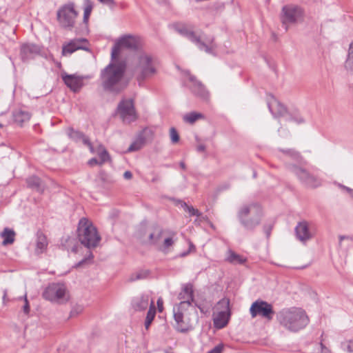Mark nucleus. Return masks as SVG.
Instances as JSON below:
<instances>
[{
  "label": "nucleus",
  "mask_w": 353,
  "mask_h": 353,
  "mask_svg": "<svg viewBox=\"0 0 353 353\" xmlns=\"http://www.w3.org/2000/svg\"><path fill=\"white\" fill-rule=\"evenodd\" d=\"M156 72L152 57L145 52H140L134 70V75L138 81L141 82L152 77Z\"/></svg>",
  "instance_id": "7"
},
{
  "label": "nucleus",
  "mask_w": 353,
  "mask_h": 353,
  "mask_svg": "<svg viewBox=\"0 0 353 353\" xmlns=\"http://www.w3.org/2000/svg\"><path fill=\"white\" fill-rule=\"evenodd\" d=\"M88 40L85 39H74L67 43H64L62 47V55L66 56L71 54L78 50H88L87 47Z\"/></svg>",
  "instance_id": "17"
},
{
  "label": "nucleus",
  "mask_w": 353,
  "mask_h": 353,
  "mask_svg": "<svg viewBox=\"0 0 353 353\" xmlns=\"http://www.w3.org/2000/svg\"><path fill=\"white\" fill-rule=\"evenodd\" d=\"M195 305L200 310L202 313H205L203 307H202L200 305H198L195 303Z\"/></svg>",
  "instance_id": "58"
},
{
  "label": "nucleus",
  "mask_w": 353,
  "mask_h": 353,
  "mask_svg": "<svg viewBox=\"0 0 353 353\" xmlns=\"http://www.w3.org/2000/svg\"><path fill=\"white\" fill-rule=\"evenodd\" d=\"M263 216V208L257 202L244 203L239 207L237 211L239 223L248 231H254L261 224Z\"/></svg>",
  "instance_id": "2"
},
{
  "label": "nucleus",
  "mask_w": 353,
  "mask_h": 353,
  "mask_svg": "<svg viewBox=\"0 0 353 353\" xmlns=\"http://www.w3.org/2000/svg\"><path fill=\"white\" fill-rule=\"evenodd\" d=\"M279 152H280L285 158H288L296 161H301L302 160V157L300 153L294 149H279Z\"/></svg>",
  "instance_id": "27"
},
{
  "label": "nucleus",
  "mask_w": 353,
  "mask_h": 353,
  "mask_svg": "<svg viewBox=\"0 0 353 353\" xmlns=\"http://www.w3.org/2000/svg\"><path fill=\"white\" fill-rule=\"evenodd\" d=\"M13 117L14 122L22 125L23 123L29 121L30 119V114L28 112L18 110L13 113Z\"/></svg>",
  "instance_id": "28"
},
{
  "label": "nucleus",
  "mask_w": 353,
  "mask_h": 353,
  "mask_svg": "<svg viewBox=\"0 0 353 353\" xmlns=\"http://www.w3.org/2000/svg\"><path fill=\"white\" fill-rule=\"evenodd\" d=\"M165 231L166 234L164 235L162 243L159 248V250L164 252H168L177 239L175 232L169 230H165Z\"/></svg>",
  "instance_id": "22"
},
{
  "label": "nucleus",
  "mask_w": 353,
  "mask_h": 353,
  "mask_svg": "<svg viewBox=\"0 0 353 353\" xmlns=\"http://www.w3.org/2000/svg\"><path fill=\"white\" fill-rule=\"evenodd\" d=\"M73 241H74V239L73 238L68 236V237H67V239H65L66 243H72Z\"/></svg>",
  "instance_id": "57"
},
{
  "label": "nucleus",
  "mask_w": 353,
  "mask_h": 353,
  "mask_svg": "<svg viewBox=\"0 0 353 353\" xmlns=\"http://www.w3.org/2000/svg\"><path fill=\"white\" fill-rule=\"evenodd\" d=\"M101 3L108 6L110 8L113 9L116 6L114 0H98Z\"/></svg>",
  "instance_id": "48"
},
{
  "label": "nucleus",
  "mask_w": 353,
  "mask_h": 353,
  "mask_svg": "<svg viewBox=\"0 0 353 353\" xmlns=\"http://www.w3.org/2000/svg\"><path fill=\"white\" fill-rule=\"evenodd\" d=\"M189 253H190V252L188 250L187 252H184L181 253L180 254V256L181 257H184V256H187Z\"/></svg>",
  "instance_id": "61"
},
{
  "label": "nucleus",
  "mask_w": 353,
  "mask_h": 353,
  "mask_svg": "<svg viewBox=\"0 0 353 353\" xmlns=\"http://www.w3.org/2000/svg\"><path fill=\"white\" fill-rule=\"evenodd\" d=\"M228 256L227 260L228 262L232 264H243L246 261V259L243 257L242 256L232 252L229 251Z\"/></svg>",
  "instance_id": "33"
},
{
  "label": "nucleus",
  "mask_w": 353,
  "mask_h": 353,
  "mask_svg": "<svg viewBox=\"0 0 353 353\" xmlns=\"http://www.w3.org/2000/svg\"><path fill=\"white\" fill-rule=\"evenodd\" d=\"M288 168L304 185L309 188H316L321 185V181L305 168L294 164H289Z\"/></svg>",
  "instance_id": "12"
},
{
  "label": "nucleus",
  "mask_w": 353,
  "mask_h": 353,
  "mask_svg": "<svg viewBox=\"0 0 353 353\" xmlns=\"http://www.w3.org/2000/svg\"><path fill=\"white\" fill-rule=\"evenodd\" d=\"M157 303V306H158V309H159V312H161L163 310V299L161 298H159Z\"/></svg>",
  "instance_id": "53"
},
{
  "label": "nucleus",
  "mask_w": 353,
  "mask_h": 353,
  "mask_svg": "<svg viewBox=\"0 0 353 353\" xmlns=\"http://www.w3.org/2000/svg\"><path fill=\"white\" fill-rule=\"evenodd\" d=\"M156 314V308L154 306V301L152 300L150 303V307L147 312V316L145 321V327L148 330L152 323Z\"/></svg>",
  "instance_id": "30"
},
{
  "label": "nucleus",
  "mask_w": 353,
  "mask_h": 353,
  "mask_svg": "<svg viewBox=\"0 0 353 353\" xmlns=\"http://www.w3.org/2000/svg\"><path fill=\"white\" fill-rule=\"evenodd\" d=\"M341 348L347 353H353V337L341 343Z\"/></svg>",
  "instance_id": "41"
},
{
  "label": "nucleus",
  "mask_w": 353,
  "mask_h": 353,
  "mask_svg": "<svg viewBox=\"0 0 353 353\" xmlns=\"http://www.w3.org/2000/svg\"><path fill=\"white\" fill-rule=\"evenodd\" d=\"M194 250H195V246L193 245V243L192 242H190L188 251L190 252H192Z\"/></svg>",
  "instance_id": "56"
},
{
  "label": "nucleus",
  "mask_w": 353,
  "mask_h": 353,
  "mask_svg": "<svg viewBox=\"0 0 353 353\" xmlns=\"http://www.w3.org/2000/svg\"><path fill=\"white\" fill-rule=\"evenodd\" d=\"M123 177L125 179H131L132 177V174L130 171H125L123 174Z\"/></svg>",
  "instance_id": "54"
},
{
  "label": "nucleus",
  "mask_w": 353,
  "mask_h": 353,
  "mask_svg": "<svg viewBox=\"0 0 353 353\" xmlns=\"http://www.w3.org/2000/svg\"><path fill=\"white\" fill-rule=\"evenodd\" d=\"M0 236L3 239L2 244L7 245L14 243L15 232L12 229L5 228L1 232Z\"/></svg>",
  "instance_id": "26"
},
{
  "label": "nucleus",
  "mask_w": 353,
  "mask_h": 353,
  "mask_svg": "<svg viewBox=\"0 0 353 353\" xmlns=\"http://www.w3.org/2000/svg\"><path fill=\"white\" fill-rule=\"evenodd\" d=\"M323 333L321 336V341L314 345L312 353H332L331 350L323 343Z\"/></svg>",
  "instance_id": "32"
},
{
  "label": "nucleus",
  "mask_w": 353,
  "mask_h": 353,
  "mask_svg": "<svg viewBox=\"0 0 353 353\" xmlns=\"http://www.w3.org/2000/svg\"><path fill=\"white\" fill-rule=\"evenodd\" d=\"M23 311L26 314H28L30 312V305L26 295L24 296V305L23 306Z\"/></svg>",
  "instance_id": "50"
},
{
  "label": "nucleus",
  "mask_w": 353,
  "mask_h": 353,
  "mask_svg": "<svg viewBox=\"0 0 353 353\" xmlns=\"http://www.w3.org/2000/svg\"><path fill=\"white\" fill-rule=\"evenodd\" d=\"M142 40L139 37L126 34L120 37L112 48V59H116L119 54L121 48H125L132 51L140 52L142 48Z\"/></svg>",
  "instance_id": "8"
},
{
  "label": "nucleus",
  "mask_w": 353,
  "mask_h": 353,
  "mask_svg": "<svg viewBox=\"0 0 353 353\" xmlns=\"http://www.w3.org/2000/svg\"><path fill=\"white\" fill-rule=\"evenodd\" d=\"M345 68L348 72L353 73V41L349 46L347 57L345 62Z\"/></svg>",
  "instance_id": "31"
},
{
  "label": "nucleus",
  "mask_w": 353,
  "mask_h": 353,
  "mask_svg": "<svg viewBox=\"0 0 353 353\" xmlns=\"http://www.w3.org/2000/svg\"><path fill=\"white\" fill-rule=\"evenodd\" d=\"M203 117V115L201 113L192 112L185 114L183 117V119L185 123L193 124L198 119H201Z\"/></svg>",
  "instance_id": "36"
},
{
  "label": "nucleus",
  "mask_w": 353,
  "mask_h": 353,
  "mask_svg": "<svg viewBox=\"0 0 353 353\" xmlns=\"http://www.w3.org/2000/svg\"><path fill=\"white\" fill-rule=\"evenodd\" d=\"M41 52L39 46L35 44H23L21 48V57L23 61H28Z\"/></svg>",
  "instance_id": "20"
},
{
  "label": "nucleus",
  "mask_w": 353,
  "mask_h": 353,
  "mask_svg": "<svg viewBox=\"0 0 353 353\" xmlns=\"http://www.w3.org/2000/svg\"><path fill=\"white\" fill-rule=\"evenodd\" d=\"M205 150V146L203 144H200L196 146V151L199 152H203Z\"/></svg>",
  "instance_id": "55"
},
{
  "label": "nucleus",
  "mask_w": 353,
  "mask_h": 353,
  "mask_svg": "<svg viewBox=\"0 0 353 353\" xmlns=\"http://www.w3.org/2000/svg\"><path fill=\"white\" fill-rule=\"evenodd\" d=\"M276 320L282 327L290 332L303 330L310 322L305 311L297 307L283 308L277 313Z\"/></svg>",
  "instance_id": "1"
},
{
  "label": "nucleus",
  "mask_w": 353,
  "mask_h": 353,
  "mask_svg": "<svg viewBox=\"0 0 353 353\" xmlns=\"http://www.w3.org/2000/svg\"><path fill=\"white\" fill-rule=\"evenodd\" d=\"M149 274V272L148 270H141L134 274H132L128 279V281L130 282H133L137 280L146 279L148 275Z\"/></svg>",
  "instance_id": "40"
},
{
  "label": "nucleus",
  "mask_w": 353,
  "mask_h": 353,
  "mask_svg": "<svg viewBox=\"0 0 353 353\" xmlns=\"http://www.w3.org/2000/svg\"><path fill=\"white\" fill-rule=\"evenodd\" d=\"M347 238L348 237L345 236H340V237H339L340 243H341L342 240H343L345 239H347Z\"/></svg>",
  "instance_id": "62"
},
{
  "label": "nucleus",
  "mask_w": 353,
  "mask_h": 353,
  "mask_svg": "<svg viewBox=\"0 0 353 353\" xmlns=\"http://www.w3.org/2000/svg\"><path fill=\"white\" fill-rule=\"evenodd\" d=\"M77 17V12L74 9L73 3L64 5L57 12V19L64 28L72 29L74 26Z\"/></svg>",
  "instance_id": "13"
},
{
  "label": "nucleus",
  "mask_w": 353,
  "mask_h": 353,
  "mask_svg": "<svg viewBox=\"0 0 353 353\" xmlns=\"http://www.w3.org/2000/svg\"><path fill=\"white\" fill-rule=\"evenodd\" d=\"M71 250L73 252H77V247L75 245L72 246L71 248Z\"/></svg>",
  "instance_id": "63"
},
{
  "label": "nucleus",
  "mask_w": 353,
  "mask_h": 353,
  "mask_svg": "<svg viewBox=\"0 0 353 353\" xmlns=\"http://www.w3.org/2000/svg\"><path fill=\"white\" fill-rule=\"evenodd\" d=\"M157 1L159 3H165V0H157Z\"/></svg>",
  "instance_id": "64"
},
{
  "label": "nucleus",
  "mask_w": 353,
  "mask_h": 353,
  "mask_svg": "<svg viewBox=\"0 0 353 353\" xmlns=\"http://www.w3.org/2000/svg\"><path fill=\"white\" fill-rule=\"evenodd\" d=\"M179 165L183 170H185V164L183 161H181Z\"/></svg>",
  "instance_id": "59"
},
{
  "label": "nucleus",
  "mask_w": 353,
  "mask_h": 353,
  "mask_svg": "<svg viewBox=\"0 0 353 353\" xmlns=\"http://www.w3.org/2000/svg\"><path fill=\"white\" fill-rule=\"evenodd\" d=\"M189 303L188 301H181L179 305L173 308L174 319L176 322V329L181 333H186L193 330L194 325L189 316Z\"/></svg>",
  "instance_id": "6"
},
{
  "label": "nucleus",
  "mask_w": 353,
  "mask_h": 353,
  "mask_svg": "<svg viewBox=\"0 0 353 353\" xmlns=\"http://www.w3.org/2000/svg\"><path fill=\"white\" fill-rule=\"evenodd\" d=\"M43 296L46 300L59 304L66 303L70 298L65 285L55 283L50 284L46 288Z\"/></svg>",
  "instance_id": "9"
},
{
  "label": "nucleus",
  "mask_w": 353,
  "mask_h": 353,
  "mask_svg": "<svg viewBox=\"0 0 353 353\" xmlns=\"http://www.w3.org/2000/svg\"><path fill=\"white\" fill-rule=\"evenodd\" d=\"M165 234V230L157 227L149 234L148 242L150 245H153L159 248L163 239L164 235Z\"/></svg>",
  "instance_id": "23"
},
{
  "label": "nucleus",
  "mask_w": 353,
  "mask_h": 353,
  "mask_svg": "<svg viewBox=\"0 0 353 353\" xmlns=\"http://www.w3.org/2000/svg\"><path fill=\"white\" fill-rule=\"evenodd\" d=\"M268 108L274 117H284L287 114L286 108L275 99L268 103Z\"/></svg>",
  "instance_id": "25"
},
{
  "label": "nucleus",
  "mask_w": 353,
  "mask_h": 353,
  "mask_svg": "<svg viewBox=\"0 0 353 353\" xmlns=\"http://www.w3.org/2000/svg\"><path fill=\"white\" fill-rule=\"evenodd\" d=\"M337 185L342 190L346 191L350 194L351 198L353 199V189H352L349 187H347L344 185H342L341 183H337Z\"/></svg>",
  "instance_id": "49"
},
{
  "label": "nucleus",
  "mask_w": 353,
  "mask_h": 353,
  "mask_svg": "<svg viewBox=\"0 0 353 353\" xmlns=\"http://www.w3.org/2000/svg\"><path fill=\"white\" fill-rule=\"evenodd\" d=\"M170 137L172 143H176L179 142V135L174 128H171L170 129Z\"/></svg>",
  "instance_id": "45"
},
{
  "label": "nucleus",
  "mask_w": 353,
  "mask_h": 353,
  "mask_svg": "<svg viewBox=\"0 0 353 353\" xmlns=\"http://www.w3.org/2000/svg\"><path fill=\"white\" fill-rule=\"evenodd\" d=\"M94 153H97L100 159L99 165H102L110 159V155L108 151L101 144H98V145L94 148Z\"/></svg>",
  "instance_id": "29"
},
{
  "label": "nucleus",
  "mask_w": 353,
  "mask_h": 353,
  "mask_svg": "<svg viewBox=\"0 0 353 353\" xmlns=\"http://www.w3.org/2000/svg\"><path fill=\"white\" fill-rule=\"evenodd\" d=\"M48 241L46 236L43 234H38L37 239V252H43L47 248Z\"/></svg>",
  "instance_id": "34"
},
{
  "label": "nucleus",
  "mask_w": 353,
  "mask_h": 353,
  "mask_svg": "<svg viewBox=\"0 0 353 353\" xmlns=\"http://www.w3.org/2000/svg\"><path fill=\"white\" fill-rule=\"evenodd\" d=\"M173 28L179 34L194 43L200 50H203L208 54H214L216 45L213 38H202L196 35L190 26L185 23H177L173 25Z\"/></svg>",
  "instance_id": "4"
},
{
  "label": "nucleus",
  "mask_w": 353,
  "mask_h": 353,
  "mask_svg": "<svg viewBox=\"0 0 353 353\" xmlns=\"http://www.w3.org/2000/svg\"><path fill=\"white\" fill-rule=\"evenodd\" d=\"M125 66L123 63H110L101 72V85L105 91L118 93L123 88L121 79Z\"/></svg>",
  "instance_id": "3"
},
{
  "label": "nucleus",
  "mask_w": 353,
  "mask_h": 353,
  "mask_svg": "<svg viewBox=\"0 0 353 353\" xmlns=\"http://www.w3.org/2000/svg\"><path fill=\"white\" fill-rule=\"evenodd\" d=\"M216 310L213 313L214 326L222 329L227 325L230 318V300L227 298L221 299L217 303Z\"/></svg>",
  "instance_id": "10"
},
{
  "label": "nucleus",
  "mask_w": 353,
  "mask_h": 353,
  "mask_svg": "<svg viewBox=\"0 0 353 353\" xmlns=\"http://www.w3.org/2000/svg\"><path fill=\"white\" fill-rule=\"evenodd\" d=\"M81 140H82L83 143L88 145L90 152L92 153H94V147L92 145V144L91 143V142L90 141L89 139L85 136L84 134L83 135V137H81Z\"/></svg>",
  "instance_id": "47"
},
{
  "label": "nucleus",
  "mask_w": 353,
  "mask_h": 353,
  "mask_svg": "<svg viewBox=\"0 0 353 353\" xmlns=\"http://www.w3.org/2000/svg\"><path fill=\"white\" fill-rule=\"evenodd\" d=\"M193 293V285L191 283H186L183 285L181 292L178 295V299L181 301H188L189 307H192V303L194 302Z\"/></svg>",
  "instance_id": "21"
},
{
  "label": "nucleus",
  "mask_w": 353,
  "mask_h": 353,
  "mask_svg": "<svg viewBox=\"0 0 353 353\" xmlns=\"http://www.w3.org/2000/svg\"><path fill=\"white\" fill-rule=\"evenodd\" d=\"M83 311V306L81 305H75L72 307L70 316V317L77 316L79 314H81Z\"/></svg>",
  "instance_id": "42"
},
{
  "label": "nucleus",
  "mask_w": 353,
  "mask_h": 353,
  "mask_svg": "<svg viewBox=\"0 0 353 353\" xmlns=\"http://www.w3.org/2000/svg\"><path fill=\"white\" fill-rule=\"evenodd\" d=\"M296 238L301 242L305 243L311 239L313 234L307 221L299 222L295 228Z\"/></svg>",
  "instance_id": "19"
},
{
  "label": "nucleus",
  "mask_w": 353,
  "mask_h": 353,
  "mask_svg": "<svg viewBox=\"0 0 353 353\" xmlns=\"http://www.w3.org/2000/svg\"><path fill=\"white\" fill-rule=\"evenodd\" d=\"M84 6L83 22L88 23L93 8V3L90 0H84Z\"/></svg>",
  "instance_id": "39"
},
{
  "label": "nucleus",
  "mask_w": 353,
  "mask_h": 353,
  "mask_svg": "<svg viewBox=\"0 0 353 353\" xmlns=\"http://www.w3.org/2000/svg\"><path fill=\"white\" fill-rule=\"evenodd\" d=\"M250 312L252 318L261 316L268 321H271L274 314L272 305L261 300H257L252 304Z\"/></svg>",
  "instance_id": "15"
},
{
  "label": "nucleus",
  "mask_w": 353,
  "mask_h": 353,
  "mask_svg": "<svg viewBox=\"0 0 353 353\" xmlns=\"http://www.w3.org/2000/svg\"><path fill=\"white\" fill-rule=\"evenodd\" d=\"M181 207L187 212L190 216H196L200 217L202 214L197 209H195L192 205H188L185 202L180 201Z\"/></svg>",
  "instance_id": "37"
},
{
  "label": "nucleus",
  "mask_w": 353,
  "mask_h": 353,
  "mask_svg": "<svg viewBox=\"0 0 353 353\" xmlns=\"http://www.w3.org/2000/svg\"><path fill=\"white\" fill-rule=\"evenodd\" d=\"M93 259V254L91 252H88V256L84 257L82 260H81L79 262H78L74 267L75 268H81L83 267L84 265L88 263L91 260Z\"/></svg>",
  "instance_id": "43"
},
{
  "label": "nucleus",
  "mask_w": 353,
  "mask_h": 353,
  "mask_svg": "<svg viewBox=\"0 0 353 353\" xmlns=\"http://www.w3.org/2000/svg\"><path fill=\"white\" fill-rule=\"evenodd\" d=\"M273 226H274V224L272 223L265 224L263 225V232L265 234L266 237L268 239L270 236Z\"/></svg>",
  "instance_id": "46"
},
{
  "label": "nucleus",
  "mask_w": 353,
  "mask_h": 353,
  "mask_svg": "<svg viewBox=\"0 0 353 353\" xmlns=\"http://www.w3.org/2000/svg\"><path fill=\"white\" fill-rule=\"evenodd\" d=\"M188 79L190 83L189 88L194 95L203 99L208 98V92L201 81L197 80L193 75H189Z\"/></svg>",
  "instance_id": "18"
},
{
  "label": "nucleus",
  "mask_w": 353,
  "mask_h": 353,
  "mask_svg": "<svg viewBox=\"0 0 353 353\" xmlns=\"http://www.w3.org/2000/svg\"><path fill=\"white\" fill-rule=\"evenodd\" d=\"M77 236L81 243L89 249L96 248L101 241L97 228L85 218L81 219L79 222Z\"/></svg>",
  "instance_id": "5"
},
{
  "label": "nucleus",
  "mask_w": 353,
  "mask_h": 353,
  "mask_svg": "<svg viewBox=\"0 0 353 353\" xmlns=\"http://www.w3.org/2000/svg\"><path fill=\"white\" fill-rule=\"evenodd\" d=\"M150 296L144 294L134 297L132 301V306L137 311L145 310L149 305Z\"/></svg>",
  "instance_id": "24"
},
{
  "label": "nucleus",
  "mask_w": 353,
  "mask_h": 353,
  "mask_svg": "<svg viewBox=\"0 0 353 353\" xmlns=\"http://www.w3.org/2000/svg\"><path fill=\"white\" fill-rule=\"evenodd\" d=\"M223 349V345L222 344H219L214 347L212 350H210L208 353H221Z\"/></svg>",
  "instance_id": "51"
},
{
  "label": "nucleus",
  "mask_w": 353,
  "mask_h": 353,
  "mask_svg": "<svg viewBox=\"0 0 353 353\" xmlns=\"http://www.w3.org/2000/svg\"><path fill=\"white\" fill-rule=\"evenodd\" d=\"M61 78L64 83L73 92H79L83 86V80L86 77L80 76L77 74H68L65 72L61 74Z\"/></svg>",
  "instance_id": "16"
},
{
  "label": "nucleus",
  "mask_w": 353,
  "mask_h": 353,
  "mask_svg": "<svg viewBox=\"0 0 353 353\" xmlns=\"http://www.w3.org/2000/svg\"><path fill=\"white\" fill-rule=\"evenodd\" d=\"M145 143V138L143 137H137L128 149V152H134L140 150Z\"/></svg>",
  "instance_id": "35"
},
{
  "label": "nucleus",
  "mask_w": 353,
  "mask_h": 353,
  "mask_svg": "<svg viewBox=\"0 0 353 353\" xmlns=\"http://www.w3.org/2000/svg\"><path fill=\"white\" fill-rule=\"evenodd\" d=\"M100 163V161H99L96 158H92L91 159L89 160L88 161V164L90 165V166H93V165H97V164H99Z\"/></svg>",
  "instance_id": "52"
},
{
  "label": "nucleus",
  "mask_w": 353,
  "mask_h": 353,
  "mask_svg": "<svg viewBox=\"0 0 353 353\" xmlns=\"http://www.w3.org/2000/svg\"><path fill=\"white\" fill-rule=\"evenodd\" d=\"M68 134L71 139H72L75 141L81 140V137H83V133H81L79 131H75L73 129H69L68 132Z\"/></svg>",
  "instance_id": "44"
},
{
  "label": "nucleus",
  "mask_w": 353,
  "mask_h": 353,
  "mask_svg": "<svg viewBox=\"0 0 353 353\" xmlns=\"http://www.w3.org/2000/svg\"><path fill=\"white\" fill-rule=\"evenodd\" d=\"M27 184L28 186L30 188L35 189L37 190H40L41 189V179L36 176H32L27 179Z\"/></svg>",
  "instance_id": "38"
},
{
  "label": "nucleus",
  "mask_w": 353,
  "mask_h": 353,
  "mask_svg": "<svg viewBox=\"0 0 353 353\" xmlns=\"http://www.w3.org/2000/svg\"><path fill=\"white\" fill-rule=\"evenodd\" d=\"M6 296H7V290H5L3 291V302H4V303H5V301H6Z\"/></svg>",
  "instance_id": "60"
},
{
  "label": "nucleus",
  "mask_w": 353,
  "mask_h": 353,
  "mask_svg": "<svg viewBox=\"0 0 353 353\" xmlns=\"http://www.w3.org/2000/svg\"><path fill=\"white\" fill-rule=\"evenodd\" d=\"M301 8L294 4H287L283 6L280 14L281 21L285 31H288L290 25L295 24L302 17Z\"/></svg>",
  "instance_id": "11"
},
{
  "label": "nucleus",
  "mask_w": 353,
  "mask_h": 353,
  "mask_svg": "<svg viewBox=\"0 0 353 353\" xmlns=\"http://www.w3.org/2000/svg\"><path fill=\"white\" fill-rule=\"evenodd\" d=\"M117 113L125 123H130L137 118L134 102L131 99H123L119 103Z\"/></svg>",
  "instance_id": "14"
}]
</instances>
